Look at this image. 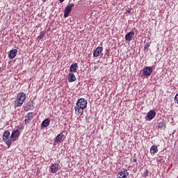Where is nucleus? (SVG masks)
<instances>
[{
	"label": "nucleus",
	"mask_w": 178,
	"mask_h": 178,
	"mask_svg": "<svg viewBox=\"0 0 178 178\" xmlns=\"http://www.w3.org/2000/svg\"><path fill=\"white\" fill-rule=\"evenodd\" d=\"M24 101H26V94L23 92L18 93L16 100L14 102L15 108H19V106H22V105L24 104Z\"/></svg>",
	"instance_id": "nucleus-1"
},
{
	"label": "nucleus",
	"mask_w": 178,
	"mask_h": 178,
	"mask_svg": "<svg viewBox=\"0 0 178 178\" xmlns=\"http://www.w3.org/2000/svg\"><path fill=\"white\" fill-rule=\"evenodd\" d=\"M3 141L7 144L8 148H10V146L12 145V140L10 139V132H9V131L3 132Z\"/></svg>",
	"instance_id": "nucleus-2"
},
{
	"label": "nucleus",
	"mask_w": 178,
	"mask_h": 178,
	"mask_svg": "<svg viewBox=\"0 0 178 178\" xmlns=\"http://www.w3.org/2000/svg\"><path fill=\"white\" fill-rule=\"evenodd\" d=\"M19 137H20V132L19 131V129L13 131L10 135L11 143L17 141V140H19Z\"/></svg>",
	"instance_id": "nucleus-3"
},
{
	"label": "nucleus",
	"mask_w": 178,
	"mask_h": 178,
	"mask_svg": "<svg viewBox=\"0 0 178 178\" xmlns=\"http://www.w3.org/2000/svg\"><path fill=\"white\" fill-rule=\"evenodd\" d=\"M74 6V3L68 4L64 10V17H67L72 12V8Z\"/></svg>",
	"instance_id": "nucleus-4"
},
{
	"label": "nucleus",
	"mask_w": 178,
	"mask_h": 178,
	"mask_svg": "<svg viewBox=\"0 0 178 178\" xmlns=\"http://www.w3.org/2000/svg\"><path fill=\"white\" fill-rule=\"evenodd\" d=\"M74 110L75 115H76V116H82V115L84 113V108L79 105L76 104Z\"/></svg>",
	"instance_id": "nucleus-5"
},
{
	"label": "nucleus",
	"mask_w": 178,
	"mask_h": 178,
	"mask_svg": "<svg viewBox=\"0 0 178 178\" xmlns=\"http://www.w3.org/2000/svg\"><path fill=\"white\" fill-rule=\"evenodd\" d=\"M117 178H129V172L127 170L123 168L121 172H119Z\"/></svg>",
	"instance_id": "nucleus-6"
},
{
	"label": "nucleus",
	"mask_w": 178,
	"mask_h": 178,
	"mask_svg": "<svg viewBox=\"0 0 178 178\" xmlns=\"http://www.w3.org/2000/svg\"><path fill=\"white\" fill-rule=\"evenodd\" d=\"M34 118L33 113H28L27 115L25 116V124L29 126Z\"/></svg>",
	"instance_id": "nucleus-7"
},
{
	"label": "nucleus",
	"mask_w": 178,
	"mask_h": 178,
	"mask_svg": "<svg viewBox=\"0 0 178 178\" xmlns=\"http://www.w3.org/2000/svg\"><path fill=\"white\" fill-rule=\"evenodd\" d=\"M76 105H79L83 109H86V108H87V100H86L84 98L79 99L77 100Z\"/></svg>",
	"instance_id": "nucleus-8"
},
{
	"label": "nucleus",
	"mask_w": 178,
	"mask_h": 178,
	"mask_svg": "<svg viewBox=\"0 0 178 178\" xmlns=\"http://www.w3.org/2000/svg\"><path fill=\"white\" fill-rule=\"evenodd\" d=\"M156 116V113L154 110L149 111L146 115V120H152Z\"/></svg>",
	"instance_id": "nucleus-9"
},
{
	"label": "nucleus",
	"mask_w": 178,
	"mask_h": 178,
	"mask_svg": "<svg viewBox=\"0 0 178 178\" xmlns=\"http://www.w3.org/2000/svg\"><path fill=\"white\" fill-rule=\"evenodd\" d=\"M102 51H104V48H102V47H97L96 50L93 52V56H95V58L101 56V55H102Z\"/></svg>",
	"instance_id": "nucleus-10"
},
{
	"label": "nucleus",
	"mask_w": 178,
	"mask_h": 178,
	"mask_svg": "<svg viewBox=\"0 0 178 178\" xmlns=\"http://www.w3.org/2000/svg\"><path fill=\"white\" fill-rule=\"evenodd\" d=\"M152 67H145L143 69V74L144 76H146L147 77H149V76H151V74H152Z\"/></svg>",
	"instance_id": "nucleus-11"
},
{
	"label": "nucleus",
	"mask_w": 178,
	"mask_h": 178,
	"mask_svg": "<svg viewBox=\"0 0 178 178\" xmlns=\"http://www.w3.org/2000/svg\"><path fill=\"white\" fill-rule=\"evenodd\" d=\"M65 140V135H63V133H60L56 137L54 140V143H56L57 144H60V143H63V140Z\"/></svg>",
	"instance_id": "nucleus-12"
},
{
	"label": "nucleus",
	"mask_w": 178,
	"mask_h": 178,
	"mask_svg": "<svg viewBox=\"0 0 178 178\" xmlns=\"http://www.w3.org/2000/svg\"><path fill=\"white\" fill-rule=\"evenodd\" d=\"M77 70H79V65L76 63L71 65L70 67V73H77Z\"/></svg>",
	"instance_id": "nucleus-13"
},
{
	"label": "nucleus",
	"mask_w": 178,
	"mask_h": 178,
	"mask_svg": "<svg viewBox=\"0 0 178 178\" xmlns=\"http://www.w3.org/2000/svg\"><path fill=\"white\" fill-rule=\"evenodd\" d=\"M16 55H17V49L10 50L8 54V58L10 59H15Z\"/></svg>",
	"instance_id": "nucleus-14"
},
{
	"label": "nucleus",
	"mask_w": 178,
	"mask_h": 178,
	"mask_svg": "<svg viewBox=\"0 0 178 178\" xmlns=\"http://www.w3.org/2000/svg\"><path fill=\"white\" fill-rule=\"evenodd\" d=\"M134 38V31H130L125 35L126 41H131V39Z\"/></svg>",
	"instance_id": "nucleus-15"
},
{
	"label": "nucleus",
	"mask_w": 178,
	"mask_h": 178,
	"mask_svg": "<svg viewBox=\"0 0 178 178\" xmlns=\"http://www.w3.org/2000/svg\"><path fill=\"white\" fill-rule=\"evenodd\" d=\"M51 173H56L58 170H59V164L58 163H53L51 166Z\"/></svg>",
	"instance_id": "nucleus-16"
},
{
	"label": "nucleus",
	"mask_w": 178,
	"mask_h": 178,
	"mask_svg": "<svg viewBox=\"0 0 178 178\" xmlns=\"http://www.w3.org/2000/svg\"><path fill=\"white\" fill-rule=\"evenodd\" d=\"M69 83H73L76 81V76L73 73H70L67 76Z\"/></svg>",
	"instance_id": "nucleus-17"
},
{
	"label": "nucleus",
	"mask_w": 178,
	"mask_h": 178,
	"mask_svg": "<svg viewBox=\"0 0 178 178\" xmlns=\"http://www.w3.org/2000/svg\"><path fill=\"white\" fill-rule=\"evenodd\" d=\"M158 146L156 145H152L150 147V154H152V155H155V154H156V152H158Z\"/></svg>",
	"instance_id": "nucleus-18"
},
{
	"label": "nucleus",
	"mask_w": 178,
	"mask_h": 178,
	"mask_svg": "<svg viewBox=\"0 0 178 178\" xmlns=\"http://www.w3.org/2000/svg\"><path fill=\"white\" fill-rule=\"evenodd\" d=\"M51 123V120L47 118L45 119L42 122V125L43 126V127H48V126H49V124Z\"/></svg>",
	"instance_id": "nucleus-19"
},
{
	"label": "nucleus",
	"mask_w": 178,
	"mask_h": 178,
	"mask_svg": "<svg viewBox=\"0 0 178 178\" xmlns=\"http://www.w3.org/2000/svg\"><path fill=\"white\" fill-rule=\"evenodd\" d=\"M158 129H166V124L164 122H159L157 124Z\"/></svg>",
	"instance_id": "nucleus-20"
},
{
	"label": "nucleus",
	"mask_w": 178,
	"mask_h": 178,
	"mask_svg": "<svg viewBox=\"0 0 178 178\" xmlns=\"http://www.w3.org/2000/svg\"><path fill=\"white\" fill-rule=\"evenodd\" d=\"M44 35H45V31H42L40 33L39 36H38V40H42V38H44Z\"/></svg>",
	"instance_id": "nucleus-21"
},
{
	"label": "nucleus",
	"mask_w": 178,
	"mask_h": 178,
	"mask_svg": "<svg viewBox=\"0 0 178 178\" xmlns=\"http://www.w3.org/2000/svg\"><path fill=\"white\" fill-rule=\"evenodd\" d=\"M148 173H149V170H148V169H146L145 171L143 172L145 177H148Z\"/></svg>",
	"instance_id": "nucleus-22"
},
{
	"label": "nucleus",
	"mask_w": 178,
	"mask_h": 178,
	"mask_svg": "<svg viewBox=\"0 0 178 178\" xmlns=\"http://www.w3.org/2000/svg\"><path fill=\"white\" fill-rule=\"evenodd\" d=\"M150 43L149 42H147L144 47V50H147L148 49L149 47H150Z\"/></svg>",
	"instance_id": "nucleus-23"
},
{
	"label": "nucleus",
	"mask_w": 178,
	"mask_h": 178,
	"mask_svg": "<svg viewBox=\"0 0 178 178\" xmlns=\"http://www.w3.org/2000/svg\"><path fill=\"white\" fill-rule=\"evenodd\" d=\"M126 13H131V8H128L126 11Z\"/></svg>",
	"instance_id": "nucleus-24"
},
{
	"label": "nucleus",
	"mask_w": 178,
	"mask_h": 178,
	"mask_svg": "<svg viewBox=\"0 0 178 178\" xmlns=\"http://www.w3.org/2000/svg\"><path fill=\"white\" fill-rule=\"evenodd\" d=\"M60 3L64 2L65 0H58Z\"/></svg>",
	"instance_id": "nucleus-25"
},
{
	"label": "nucleus",
	"mask_w": 178,
	"mask_h": 178,
	"mask_svg": "<svg viewBox=\"0 0 178 178\" xmlns=\"http://www.w3.org/2000/svg\"><path fill=\"white\" fill-rule=\"evenodd\" d=\"M133 161H134V162H137V159H134Z\"/></svg>",
	"instance_id": "nucleus-26"
},
{
	"label": "nucleus",
	"mask_w": 178,
	"mask_h": 178,
	"mask_svg": "<svg viewBox=\"0 0 178 178\" xmlns=\"http://www.w3.org/2000/svg\"><path fill=\"white\" fill-rule=\"evenodd\" d=\"M175 133H176V130H175V131L172 132V134H175Z\"/></svg>",
	"instance_id": "nucleus-27"
},
{
	"label": "nucleus",
	"mask_w": 178,
	"mask_h": 178,
	"mask_svg": "<svg viewBox=\"0 0 178 178\" xmlns=\"http://www.w3.org/2000/svg\"><path fill=\"white\" fill-rule=\"evenodd\" d=\"M42 2H47V0H42Z\"/></svg>",
	"instance_id": "nucleus-28"
}]
</instances>
